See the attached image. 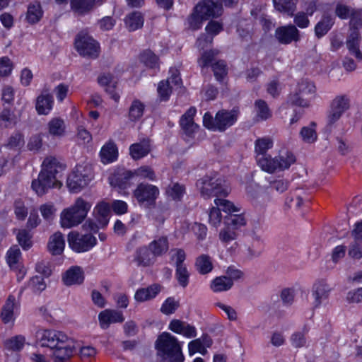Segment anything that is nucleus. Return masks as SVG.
<instances>
[{
	"mask_svg": "<svg viewBox=\"0 0 362 362\" xmlns=\"http://www.w3.org/2000/svg\"><path fill=\"white\" fill-rule=\"evenodd\" d=\"M269 191L267 190L262 193L251 194L250 199L252 204L258 209H265L272 200Z\"/></svg>",
	"mask_w": 362,
	"mask_h": 362,
	"instance_id": "obj_35",
	"label": "nucleus"
},
{
	"mask_svg": "<svg viewBox=\"0 0 362 362\" xmlns=\"http://www.w3.org/2000/svg\"><path fill=\"white\" fill-rule=\"evenodd\" d=\"M197 112L194 107H189L180 119V127L184 133L188 136H192L199 126L194 122V117Z\"/></svg>",
	"mask_w": 362,
	"mask_h": 362,
	"instance_id": "obj_17",
	"label": "nucleus"
},
{
	"mask_svg": "<svg viewBox=\"0 0 362 362\" xmlns=\"http://www.w3.org/2000/svg\"><path fill=\"white\" fill-rule=\"evenodd\" d=\"M93 214L100 226H106L109 222L110 214V205L104 202L99 203L95 207Z\"/></svg>",
	"mask_w": 362,
	"mask_h": 362,
	"instance_id": "obj_27",
	"label": "nucleus"
},
{
	"mask_svg": "<svg viewBox=\"0 0 362 362\" xmlns=\"http://www.w3.org/2000/svg\"><path fill=\"white\" fill-rule=\"evenodd\" d=\"M350 26L351 32L352 30H357L362 27V12L361 11H352L351 13Z\"/></svg>",
	"mask_w": 362,
	"mask_h": 362,
	"instance_id": "obj_64",
	"label": "nucleus"
},
{
	"mask_svg": "<svg viewBox=\"0 0 362 362\" xmlns=\"http://www.w3.org/2000/svg\"><path fill=\"white\" fill-rule=\"evenodd\" d=\"M150 151V144L148 139H144L139 143L133 144L129 147L130 155L134 160L146 156Z\"/></svg>",
	"mask_w": 362,
	"mask_h": 362,
	"instance_id": "obj_29",
	"label": "nucleus"
},
{
	"mask_svg": "<svg viewBox=\"0 0 362 362\" xmlns=\"http://www.w3.org/2000/svg\"><path fill=\"white\" fill-rule=\"evenodd\" d=\"M168 328L173 332L182 335L186 338H194L196 337V328L185 321L174 319L170 321Z\"/></svg>",
	"mask_w": 362,
	"mask_h": 362,
	"instance_id": "obj_19",
	"label": "nucleus"
},
{
	"mask_svg": "<svg viewBox=\"0 0 362 362\" xmlns=\"http://www.w3.org/2000/svg\"><path fill=\"white\" fill-rule=\"evenodd\" d=\"M273 146V140L269 137H263L255 141V151L256 159L260 165L261 160H269L270 156H267V152Z\"/></svg>",
	"mask_w": 362,
	"mask_h": 362,
	"instance_id": "obj_21",
	"label": "nucleus"
},
{
	"mask_svg": "<svg viewBox=\"0 0 362 362\" xmlns=\"http://www.w3.org/2000/svg\"><path fill=\"white\" fill-rule=\"evenodd\" d=\"M275 37L278 42L283 45L297 42L300 40L298 29L293 24L280 26L276 29Z\"/></svg>",
	"mask_w": 362,
	"mask_h": 362,
	"instance_id": "obj_12",
	"label": "nucleus"
},
{
	"mask_svg": "<svg viewBox=\"0 0 362 362\" xmlns=\"http://www.w3.org/2000/svg\"><path fill=\"white\" fill-rule=\"evenodd\" d=\"M333 288L326 279H318L315 280L312 286V296L314 298L313 306L319 308L321 305L328 300Z\"/></svg>",
	"mask_w": 362,
	"mask_h": 362,
	"instance_id": "obj_9",
	"label": "nucleus"
},
{
	"mask_svg": "<svg viewBox=\"0 0 362 362\" xmlns=\"http://www.w3.org/2000/svg\"><path fill=\"white\" fill-rule=\"evenodd\" d=\"M334 19L329 16H324L315 27V34L317 38H321L331 29Z\"/></svg>",
	"mask_w": 362,
	"mask_h": 362,
	"instance_id": "obj_38",
	"label": "nucleus"
},
{
	"mask_svg": "<svg viewBox=\"0 0 362 362\" xmlns=\"http://www.w3.org/2000/svg\"><path fill=\"white\" fill-rule=\"evenodd\" d=\"M155 349L161 362H183L184 356L177 341H156Z\"/></svg>",
	"mask_w": 362,
	"mask_h": 362,
	"instance_id": "obj_4",
	"label": "nucleus"
},
{
	"mask_svg": "<svg viewBox=\"0 0 362 362\" xmlns=\"http://www.w3.org/2000/svg\"><path fill=\"white\" fill-rule=\"evenodd\" d=\"M21 250L17 246L10 248L7 252V262L11 268L16 269L21 258Z\"/></svg>",
	"mask_w": 362,
	"mask_h": 362,
	"instance_id": "obj_54",
	"label": "nucleus"
},
{
	"mask_svg": "<svg viewBox=\"0 0 362 362\" xmlns=\"http://www.w3.org/2000/svg\"><path fill=\"white\" fill-rule=\"evenodd\" d=\"M85 279L84 272L79 266H72L62 276L63 283L68 286L81 285Z\"/></svg>",
	"mask_w": 362,
	"mask_h": 362,
	"instance_id": "obj_18",
	"label": "nucleus"
},
{
	"mask_svg": "<svg viewBox=\"0 0 362 362\" xmlns=\"http://www.w3.org/2000/svg\"><path fill=\"white\" fill-rule=\"evenodd\" d=\"M23 144L24 140L22 134L18 132H16L8 138L6 146L10 149H16L22 146Z\"/></svg>",
	"mask_w": 362,
	"mask_h": 362,
	"instance_id": "obj_62",
	"label": "nucleus"
},
{
	"mask_svg": "<svg viewBox=\"0 0 362 362\" xmlns=\"http://www.w3.org/2000/svg\"><path fill=\"white\" fill-rule=\"evenodd\" d=\"M293 23L296 27L300 29L306 28L310 25V20L305 12L299 11L293 15Z\"/></svg>",
	"mask_w": 362,
	"mask_h": 362,
	"instance_id": "obj_61",
	"label": "nucleus"
},
{
	"mask_svg": "<svg viewBox=\"0 0 362 362\" xmlns=\"http://www.w3.org/2000/svg\"><path fill=\"white\" fill-rule=\"evenodd\" d=\"M125 24L129 31L141 28L144 25V17L139 11H134L126 16Z\"/></svg>",
	"mask_w": 362,
	"mask_h": 362,
	"instance_id": "obj_37",
	"label": "nucleus"
},
{
	"mask_svg": "<svg viewBox=\"0 0 362 362\" xmlns=\"http://www.w3.org/2000/svg\"><path fill=\"white\" fill-rule=\"evenodd\" d=\"M170 74V76L167 80L161 81L158 86L157 90L161 100L166 101L169 99L173 88L171 84L180 86L182 83L177 69L171 68Z\"/></svg>",
	"mask_w": 362,
	"mask_h": 362,
	"instance_id": "obj_11",
	"label": "nucleus"
},
{
	"mask_svg": "<svg viewBox=\"0 0 362 362\" xmlns=\"http://www.w3.org/2000/svg\"><path fill=\"white\" fill-rule=\"evenodd\" d=\"M245 224V218L242 214H229L224 218V225L238 232Z\"/></svg>",
	"mask_w": 362,
	"mask_h": 362,
	"instance_id": "obj_41",
	"label": "nucleus"
},
{
	"mask_svg": "<svg viewBox=\"0 0 362 362\" xmlns=\"http://www.w3.org/2000/svg\"><path fill=\"white\" fill-rule=\"evenodd\" d=\"M238 112L235 110H220L216 114V125L217 130L223 132L231 127L238 119Z\"/></svg>",
	"mask_w": 362,
	"mask_h": 362,
	"instance_id": "obj_16",
	"label": "nucleus"
},
{
	"mask_svg": "<svg viewBox=\"0 0 362 362\" xmlns=\"http://www.w3.org/2000/svg\"><path fill=\"white\" fill-rule=\"evenodd\" d=\"M361 35L358 31L352 30L347 37L346 45L349 53L354 55L360 62L362 60V53L359 49Z\"/></svg>",
	"mask_w": 362,
	"mask_h": 362,
	"instance_id": "obj_22",
	"label": "nucleus"
},
{
	"mask_svg": "<svg viewBox=\"0 0 362 362\" xmlns=\"http://www.w3.org/2000/svg\"><path fill=\"white\" fill-rule=\"evenodd\" d=\"M100 155L103 163H109L115 160L118 156V151L115 143L108 142L105 144L101 148Z\"/></svg>",
	"mask_w": 362,
	"mask_h": 362,
	"instance_id": "obj_33",
	"label": "nucleus"
},
{
	"mask_svg": "<svg viewBox=\"0 0 362 362\" xmlns=\"http://www.w3.org/2000/svg\"><path fill=\"white\" fill-rule=\"evenodd\" d=\"M98 320L102 329H107L111 324L122 323L124 317L122 311L114 309H105L98 314Z\"/></svg>",
	"mask_w": 362,
	"mask_h": 362,
	"instance_id": "obj_15",
	"label": "nucleus"
},
{
	"mask_svg": "<svg viewBox=\"0 0 362 362\" xmlns=\"http://www.w3.org/2000/svg\"><path fill=\"white\" fill-rule=\"evenodd\" d=\"M144 105L139 100H134L129 107V119L135 122L139 120L144 114Z\"/></svg>",
	"mask_w": 362,
	"mask_h": 362,
	"instance_id": "obj_46",
	"label": "nucleus"
},
{
	"mask_svg": "<svg viewBox=\"0 0 362 362\" xmlns=\"http://www.w3.org/2000/svg\"><path fill=\"white\" fill-rule=\"evenodd\" d=\"M175 278L182 287L185 288L188 285L189 272H188L186 266L176 267Z\"/></svg>",
	"mask_w": 362,
	"mask_h": 362,
	"instance_id": "obj_53",
	"label": "nucleus"
},
{
	"mask_svg": "<svg viewBox=\"0 0 362 362\" xmlns=\"http://www.w3.org/2000/svg\"><path fill=\"white\" fill-rule=\"evenodd\" d=\"M91 180L84 168L76 167L75 170L69 174L66 180V185L71 192H78L88 185Z\"/></svg>",
	"mask_w": 362,
	"mask_h": 362,
	"instance_id": "obj_10",
	"label": "nucleus"
},
{
	"mask_svg": "<svg viewBox=\"0 0 362 362\" xmlns=\"http://www.w3.org/2000/svg\"><path fill=\"white\" fill-rule=\"evenodd\" d=\"M66 129L64 121L59 117L52 119L48 123L49 133L54 136H62Z\"/></svg>",
	"mask_w": 362,
	"mask_h": 362,
	"instance_id": "obj_42",
	"label": "nucleus"
},
{
	"mask_svg": "<svg viewBox=\"0 0 362 362\" xmlns=\"http://www.w3.org/2000/svg\"><path fill=\"white\" fill-rule=\"evenodd\" d=\"M17 239L18 243L24 250H28L32 246L31 235L29 232L25 229L18 231Z\"/></svg>",
	"mask_w": 362,
	"mask_h": 362,
	"instance_id": "obj_58",
	"label": "nucleus"
},
{
	"mask_svg": "<svg viewBox=\"0 0 362 362\" xmlns=\"http://www.w3.org/2000/svg\"><path fill=\"white\" fill-rule=\"evenodd\" d=\"M42 11L39 3H35L28 6L26 18L30 23L34 24L37 23L42 18Z\"/></svg>",
	"mask_w": 362,
	"mask_h": 362,
	"instance_id": "obj_47",
	"label": "nucleus"
},
{
	"mask_svg": "<svg viewBox=\"0 0 362 362\" xmlns=\"http://www.w3.org/2000/svg\"><path fill=\"white\" fill-rule=\"evenodd\" d=\"M141 61L146 66L151 69L158 68L159 66L158 57L151 50L144 51L140 56Z\"/></svg>",
	"mask_w": 362,
	"mask_h": 362,
	"instance_id": "obj_49",
	"label": "nucleus"
},
{
	"mask_svg": "<svg viewBox=\"0 0 362 362\" xmlns=\"http://www.w3.org/2000/svg\"><path fill=\"white\" fill-rule=\"evenodd\" d=\"M223 11L222 5L214 0H203L195 6V13H199L205 20L217 18Z\"/></svg>",
	"mask_w": 362,
	"mask_h": 362,
	"instance_id": "obj_13",
	"label": "nucleus"
},
{
	"mask_svg": "<svg viewBox=\"0 0 362 362\" xmlns=\"http://www.w3.org/2000/svg\"><path fill=\"white\" fill-rule=\"evenodd\" d=\"M179 307V302L176 301L173 298H168L163 303L160 311L165 315H170L175 313Z\"/></svg>",
	"mask_w": 362,
	"mask_h": 362,
	"instance_id": "obj_59",
	"label": "nucleus"
},
{
	"mask_svg": "<svg viewBox=\"0 0 362 362\" xmlns=\"http://www.w3.org/2000/svg\"><path fill=\"white\" fill-rule=\"evenodd\" d=\"M299 93H306L308 95L315 97L316 93V88L315 84L307 79L301 80L297 85V88Z\"/></svg>",
	"mask_w": 362,
	"mask_h": 362,
	"instance_id": "obj_51",
	"label": "nucleus"
},
{
	"mask_svg": "<svg viewBox=\"0 0 362 362\" xmlns=\"http://www.w3.org/2000/svg\"><path fill=\"white\" fill-rule=\"evenodd\" d=\"M286 204L290 208L299 209L303 204V198L296 192H292L286 198Z\"/></svg>",
	"mask_w": 362,
	"mask_h": 362,
	"instance_id": "obj_63",
	"label": "nucleus"
},
{
	"mask_svg": "<svg viewBox=\"0 0 362 362\" xmlns=\"http://www.w3.org/2000/svg\"><path fill=\"white\" fill-rule=\"evenodd\" d=\"M218 54V51L217 50H209L204 52L201 58L199 59L198 62L201 67H207L209 66H211V64H214L215 57Z\"/></svg>",
	"mask_w": 362,
	"mask_h": 362,
	"instance_id": "obj_55",
	"label": "nucleus"
},
{
	"mask_svg": "<svg viewBox=\"0 0 362 362\" xmlns=\"http://www.w3.org/2000/svg\"><path fill=\"white\" fill-rule=\"evenodd\" d=\"M53 97L50 94H41L36 100V110L40 115H47L52 108Z\"/></svg>",
	"mask_w": 362,
	"mask_h": 362,
	"instance_id": "obj_31",
	"label": "nucleus"
},
{
	"mask_svg": "<svg viewBox=\"0 0 362 362\" xmlns=\"http://www.w3.org/2000/svg\"><path fill=\"white\" fill-rule=\"evenodd\" d=\"M37 339H63L68 336L62 331L53 329L39 328L35 333Z\"/></svg>",
	"mask_w": 362,
	"mask_h": 362,
	"instance_id": "obj_34",
	"label": "nucleus"
},
{
	"mask_svg": "<svg viewBox=\"0 0 362 362\" xmlns=\"http://www.w3.org/2000/svg\"><path fill=\"white\" fill-rule=\"evenodd\" d=\"M133 177V173L129 170H122L114 173L110 177V184L113 187L124 189L130 186L129 180Z\"/></svg>",
	"mask_w": 362,
	"mask_h": 362,
	"instance_id": "obj_24",
	"label": "nucleus"
},
{
	"mask_svg": "<svg viewBox=\"0 0 362 362\" xmlns=\"http://www.w3.org/2000/svg\"><path fill=\"white\" fill-rule=\"evenodd\" d=\"M133 173V176L136 175L138 177H141V178L148 179L149 180H155L156 175L153 169L147 165L141 166L136 170H135Z\"/></svg>",
	"mask_w": 362,
	"mask_h": 362,
	"instance_id": "obj_57",
	"label": "nucleus"
},
{
	"mask_svg": "<svg viewBox=\"0 0 362 362\" xmlns=\"http://www.w3.org/2000/svg\"><path fill=\"white\" fill-rule=\"evenodd\" d=\"M28 286L35 293H40L46 288V284L41 276H35L30 279Z\"/></svg>",
	"mask_w": 362,
	"mask_h": 362,
	"instance_id": "obj_56",
	"label": "nucleus"
},
{
	"mask_svg": "<svg viewBox=\"0 0 362 362\" xmlns=\"http://www.w3.org/2000/svg\"><path fill=\"white\" fill-rule=\"evenodd\" d=\"M315 127L316 124L313 122L309 126L303 127L301 129L300 136L305 143L313 144L317 140V134Z\"/></svg>",
	"mask_w": 362,
	"mask_h": 362,
	"instance_id": "obj_43",
	"label": "nucleus"
},
{
	"mask_svg": "<svg viewBox=\"0 0 362 362\" xmlns=\"http://www.w3.org/2000/svg\"><path fill=\"white\" fill-rule=\"evenodd\" d=\"M42 347H49L52 352L54 362H66L73 356L74 349L65 341H57L54 345L42 344Z\"/></svg>",
	"mask_w": 362,
	"mask_h": 362,
	"instance_id": "obj_14",
	"label": "nucleus"
},
{
	"mask_svg": "<svg viewBox=\"0 0 362 362\" xmlns=\"http://www.w3.org/2000/svg\"><path fill=\"white\" fill-rule=\"evenodd\" d=\"M65 165L53 156L47 157L42 163V169L37 179L32 182V189L38 196H42L52 188L62 186L60 178Z\"/></svg>",
	"mask_w": 362,
	"mask_h": 362,
	"instance_id": "obj_1",
	"label": "nucleus"
},
{
	"mask_svg": "<svg viewBox=\"0 0 362 362\" xmlns=\"http://www.w3.org/2000/svg\"><path fill=\"white\" fill-rule=\"evenodd\" d=\"M349 107V100L346 96H338L332 103L331 108L343 114Z\"/></svg>",
	"mask_w": 362,
	"mask_h": 362,
	"instance_id": "obj_52",
	"label": "nucleus"
},
{
	"mask_svg": "<svg viewBox=\"0 0 362 362\" xmlns=\"http://www.w3.org/2000/svg\"><path fill=\"white\" fill-rule=\"evenodd\" d=\"M159 192V189L156 186L141 182L134 190L133 196L140 206L150 208L155 205Z\"/></svg>",
	"mask_w": 362,
	"mask_h": 362,
	"instance_id": "obj_5",
	"label": "nucleus"
},
{
	"mask_svg": "<svg viewBox=\"0 0 362 362\" xmlns=\"http://www.w3.org/2000/svg\"><path fill=\"white\" fill-rule=\"evenodd\" d=\"M214 74L217 81H221L228 74L226 63L223 60H218L211 64Z\"/></svg>",
	"mask_w": 362,
	"mask_h": 362,
	"instance_id": "obj_50",
	"label": "nucleus"
},
{
	"mask_svg": "<svg viewBox=\"0 0 362 362\" xmlns=\"http://www.w3.org/2000/svg\"><path fill=\"white\" fill-rule=\"evenodd\" d=\"M275 8L286 13L288 16H293L296 9L297 0H273Z\"/></svg>",
	"mask_w": 362,
	"mask_h": 362,
	"instance_id": "obj_39",
	"label": "nucleus"
},
{
	"mask_svg": "<svg viewBox=\"0 0 362 362\" xmlns=\"http://www.w3.org/2000/svg\"><path fill=\"white\" fill-rule=\"evenodd\" d=\"M211 346V341H190L188 344L189 354L192 356L198 352L205 355L207 353L206 347Z\"/></svg>",
	"mask_w": 362,
	"mask_h": 362,
	"instance_id": "obj_45",
	"label": "nucleus"
},
{
	"mask_svg": "<svg viewBox=\"0 0 362 362\" xmlns=\"http://www.w3.org/2000/svg\"><path fill=\"white\" fill-rule=\"evenodd\" d=\"M255 110L256 112V117L258 121H264L271 118L272 112L269 107L267 103L263 100H257L255 102Z\"/></svg>",
	"mask_w": 362,
	"mask_h": 362,
	"instance_id": "obj_36",
	"label": "nucleus"
},
{
	"mask_svg": "<svg viewBox=\"0 0 362 362\" xmlns=\"http://www.w3.org/2000/svg\"><path fill=\"white\" fill-rule=\"evenodd\" d=\"M18 308V303H16V298L10 295L5 303L3 305L1 313L0 318L3 323L8 324L13 323L15 321L14 310Z\"/></svg>",
	"mask_w": 362,
	"mask_h": 362,
	"instance_id": "obj_20",
	"label": "nucleus"
},
{
	"mask_svg": "<svg viewBox=\"0 0 362 362\" xmlns=\"http://www.w3.org/2000/svg\"><path fill=\"white\" fill-rule=\"evenodd\" d=\"M195 267L201 274H206L213 269L211 258L207 255H202L196 259Z\"/></svg>",
	"mask_w": 362,
	"mask_h": 362,
	"instance_id": "obj_40",
	"label": "nucleus"
},
{
	"mask_svg": "<svg viewBox=\"0 0 362 362\" xmlns=\"http://www.w3.org/2000/svg\"><path fill=\"white\" fill-rule=\"evenodd\" d=\"M238 236V232L228 228V226H225L223 228L221 229L219 234H218V238L220 241L224 244L227 245L230 243L232 241H234L237 239Z\"/></svg>",
	"mask_w": 362,
	"mask_h": 362,
	"instance_id": "obj_48",
	"label": "nucleus"
},
{
	"mask_svg": "<svg viewBox=\"0 0 362 362\" xmlns=\"http://www.w3.org/2000/svg\"><path fill=\"white\" fill-rule=\"evenodd\" d=\"M67 241L69 247L76 252H87L97 243L95 237L92 234H81L76 231H71L69 233Z\"/></svg>",
	"mask_w": 362,
	"mask_h": 362,
	"instance_id": "obj_7",
	"label": "nucleus"
},
{
	"mask_svg": "<svg viewBox=\"0 0 362 362\" xmlns=\"http://www.w3.org/2000/svg\"><path fill=\"white\" fill-rule=\"evenodd\" d=\"M168 238L164 236L153 240L148 245V249L155 257L162 256L163 254L166 253L168 250Z\"/></svg>",
	"mask_w": 362,
	"mask_h": 362,
	"instance_id": "obj_30",
	"label": "nucleus"
},
{
	"mask_svg": "<svg viewBox=\"0 0 362 362\" xmlns=\"http://www.w3.org/2000/svg\"><path fill=\"white\" fill-rule=\"evenodd\" d=\"M156 257L153 256L148 247H142L136 250L134 260L138 266L147 267L153 264Z\"/></svg>",
	"mask_w": 362,
	"mask_h": 362,
	"instance_id": "obj_28",
	"label": "nucleus"
},
{
	"mask_svg": "<svg viewBox=\"0 0 362 362\" xmlns=\"http://www.w3.org/2000/svg\"><path fill=\"white\" fill-rule=\"evenodd\" d=\"M91 208L90 203L78 197L70 207L64 209L61 213L60 223L64 228H71L81 223Z\"/></svg>",
	"mask_w": 362,
	"mask_h": 362,
	"instance_id": "obj_3",
	"label": "nucleus"
},
{
	"mask_svg": "<svg viewBox=\"0 0 362 362\" xmlns=\"http://www.w3.org/2000/svg\"><path fill=\"white\" fill-rule=\"evenodd\" d=\"M161 286L154 284L147 288L138 289L134 294V299L137 302H144L153 299L160 291Z\"/></svg>",
	"mask_w": 362,
	"mask_h": 362,
	"instance_id": "obj_25",
	"label": "nucleus"
},
{
	"mask_svg": "<svg viewBox=\"0 0 362 362\" xmlns=\"http://www.w3.org/2000/svg\"><path fill=\"white\" fill-rule=\"evenodd\" d=\"M65 247V240L63 234L57 231L52 235L47 243V250L52 255H61Z\"/></svg>",
	"mask_w": 362,
	"mask_h": 362,
	"instance_id": "obj_23",
	"label": "nucleus"
},
{
	"mask_svg": "<svg viewBox=\"0 0 362 362\" xmlns=\"http://www.w3.org/2000/svg\"><path fill=\"white\" fill-rule=\"evenodd\" d=\"M313 98L306 93H299L298 90L289 96V102L296 106L307 107L310 105V100Z\"/></svg>",
	"mask_w": 362,
	"mask_h": 362,
	"instance_id": "obj_44",
	"label": "nucleus"
},
{
	"mask_svg": "<svg viewBox=\"0 0 362 362\" xmlns=\"http://www.w3.org/2000/svg\"><path fill=\"white\" fill-rule=\"evenodd\" d=\"M233 286V282L226 276H217L210 284V288L214 293L224 292L230 290Z\"/></svg>",
	"mask_w": 362,
	"mask_h": 362,
	"instance_id": "obj_32",
	"label": "nucleus"
},
{
	"mask_svg": "<svg viewBox=\"0 0 362 362\" xmlns=\"http://www.w3.org/2000/svg\"><path fill=\"white\" fill-rule=\"evenodd\" d=\"M102 1L103 0H70V6L74 12L84 15L90 12L96 4Z\"/></svg>",
	"mask_w": 362,
	"mask_h": 362,
	"instance_id": "obj_26",
	"label": "nucleus"
},
{
	"mask_svg": "<svg viewBox=\"0 0 362 362\" xmlns=\"http://www.w3.org/2000/svg\"><path fill=\"white\" fill-rule=\"evenodd\" d=\"M295 161L296 158L293 154L286 151L274 158L270 157L269 160L262 159L260 161V167L267 172L274 173L276 170L288 169Z\"/></svg>",
	"mask_w": 362,
	"mask_h": 362,
	"instance_id": "obj_8",
	"label": "nucleus"
},
{
	"mask_svg": "<svg viewBox=\"0 0 362 362\" xmlns=\"http://www.w3.org/2000/svg\"><path fill=\"white\" fill-rule=\"evenodd\" d=\"M15 124L14 115L9 110L4 109L0 114V125L7 128Z\"/></svg>",
	"mask_w": 362,
	"mask_h": 362,
	"instance_id": "obj_60",
	"label": "nucleus"
},
{
	"mask_svg": "<svg viewBox=\"0 0 362 362\" xmlns=\"http://www.w3.org/2000/svg\"><path fill=\"white\" fill-rule=\"evenodd\" d=\"M74 45L76 49L81 56L95 59L99 55L98 43L83 31L76 35Z\"/></svg>",
	"mask_w": 362,
	"mask_h": 362,
	"instance_id": "obj_6",
	"label": "nucleus"
},
{
	"mask_svg": "<svg viewBox=\"0 0 362 362\" xmlns=\"http://www.w3.org/2000/svg\"><path fill=\"white\" fill-rule=\"evenodd\" d=\"M202 197L209 199L212 197L227 196L230 188L226 180L217 173L206 175L197 182Z\"/></svg>",
	"mask_w": 362,
	"mask_h": 362,
	"instance_id": "obj_2",
	"label": "nucleus"
}]
</instances>
